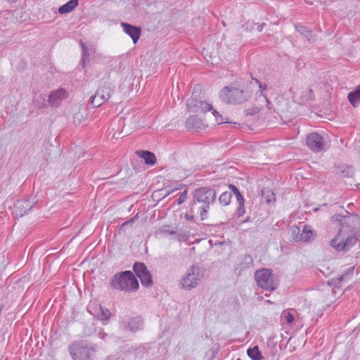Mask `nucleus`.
<instances>
[{
    "mask_svg": "<svg viewBox=\"0 0 360 360\" xmlns=\"http://www.w3.org/2000/svg\"><path fill=\"white\" fill-rule=\"evenodd\" d=\"M237 214L238 217H241L243 216L245 213V207H244V204H239V206L237 209Z\"/></svg>",
    "mask_w": 360,
    "mask_h": 360,
    "instance_id": "nucleus-38",
    "label": "nucleus"
},
{
    "mask_svg": "<svg viewBox=\"0 0 360 360\" xmlns=\"http://www.w3.org/2000/svg\"><path fill=\"white\" fill-rule=\"evenodd\" d=\"M130 331L136 332L143 327V319L141 317H134L131 319L127 324Z\"/></svg>",
    "mask_w": 360,
    "mask_h": 360,
    "instance_id": "nucleus-21",
    "label": "nucleus"
},
{
    "mask_svg": "<svg viewBox=\"0 0 360 360\" xmlns=\"http://www.w3.org/2000/svg\"><path fill=\"white\" fill-rule=\"evenodd\" d=\"M301 229L297 226H292L290 229L291 241L299 242L301 238Z\"/></svg>",
    "mask_w": 360,
    "mask_h": 360,
    "instance_id": "nucleus-25",
    "label": "nucleus"
},
{
    "mask_svg": "<svg viewBox=\"0 0 360 360\" xmlns=\"http://www.w3.org/2000/svg\"><path fill=\"white\" fill-rule=\"evenodd\" d=\"M333 222H336L340 226L337 234L345 236L346 234L355 233L360 236V216L356 214L347 215L334 214L331 217Z\"/></svg>",
    "mask_w": 360,
    "mask_h": 360,
    "instance_id": "nucleus-3",
    "label": "nucleus"
},
{
    "mask_svg": "<svg viewBox=\"0 0 360 360\" xmlns=\"http://www.w3.org/2000/svg\"><path fill=\"white\" fill-rule=\"evenodd\" d=\"M202 276L203 274L199 266L193 264L187 269L179 281V286L184 290H191L198 285Z\"/></svg>",
    "mask_w": 360,
    "mask_h": 360,
    "instance_id": "nucleus-7",
    "label": "nucleus"
},
{
    "mask_svg": "<svg viewBox=\"0 0 360 360\" xmlns=\"http://www.w3.org/2000/svg\"><path fill=\"white\" fill-rule=\"evenodd\" d=\"M98 347L86 340L72 342L68 347L72 360H94Z\"/></svg>",
    "mask_w": 360,
    "mask_h": 360,
    "instance_id": "nucleus-2",
    "label": "nucleus"
},
{
    "mask_svg": "<svg viewBox=\"0 0 360 360\" xmlns=\"http://www.w3.org/2000/svg\"><path fill=\"white\" fill-rule=\"evenodd\" d=\"M252 79L255 80V82L259 85L260 96H264V94H262V91L266 89V85L263 84L262 82H259V80H258L256 78L252 77Z\"/></svg>",
    "mask_w": 360,
    "mask_h": 360,
    "instance_id": "nucleus-36",
    "label": "nucleus"
},
{
    "mask_svg": "<svg viewBox=\"0 0 360 360\" xmlns=\"http://www.w3.org/2000/svg\"><path fill=\"white\" fill-rule=\"evenodd\" d=\"M170 192H167V194L165 195L166 196L167 195H169Z\"/></svg>",
    "mask_w": 360,
    "mask_h": 360,
    "instance_id": "nucleus-47",
    "label": "nucleus"
},
{
    "mask_svg": "<svg viewBox=\"0 0 360 360\" xmlns=\"http://www.w3.org/2000/svg\"><path fill=\"white\" fill-rule=\"evenodd\" d=\"M136 154L143 158L146 165H153L156 162V157L154 153L148 150H137Z\"/></svg>",
    "mask_w": 360,
    "mask_h": 360,
    "instance_id": "nucleus-19",
    "label": "nucleus"
},
{
    "mask_svg": "<svg viewBox=\"0 0 360 360\" xmlns=\"http://www.w3.org/2000/svg\"><path fill=\"white\" fill-rule=\"evenodd\" d=\"M237 360H240V359H238Z\"/></svg>",
    "mask_w": 360,
    "mask_h": 360,
    "instance_id": "nucleus-49",
    "label": "nucleus"
},
{
    "mask_svg": "<svg viewBox=\"0 0 360 360\" xmlns=\"http://www.w3.org/2000/svg\"><path fill=\"white\" fill-rule=\"evenodd\" d=\"M99 335L101 338H104V337L107 336V334L105 332H102L99 333Z\"/></svg>",
    "mask_w": 360,
    "mask_h": 360,
    "instance_id": "nucleus-44",
    "label": "nucleus"
},
{
    "mask_svg": "<svg viewBox=\"0 0 360 360\" xmlns=\"http://www.w3.org/2000/svg\"><path fill=\"white\" fill-rule=\"evenodd\" d=\"M7 1L10 2V3H15L18 0H6Z\"/></svg>",
    "mask_w": 360,
    "mask_h": 360,
    "instance_id": "nucleus-46",
    "label": "nucleus"
},
{
    "mask_svg": "<svg viewBox=\"0 0 360 360\" xmlns=\"http://www.w3.org/2000/svg\"><path fill=\"white\" fill-rule=\"evenodd\" d=\"M48 98L45 95H39L34 100V103L39 108H45L47 105Z\"/></svg>",
    "mask_w": 360,
    "mask_h": 360,
    "instance_id": "nucleus-31",
    "label": "nucleus"
},
{
    "mask_svg": "<svg viewBox=\"0 0 360 360\" xmlns=\"http://www.w3.org/2000/svg\"><path fill=\"white\" fill-rule=\"evenodd\" d=\"M80 44L82 49V63H84L86 60H89V53L85 44L81 41Z\"/></svg>",
    "mask_w": 360,
    "mask_h": 360,
    "instance_id": "nucleus-33",
    "label": "nucleus"
},
{
    "mask_svg": "<svg viewBox=\"0 0 360 360\" xmlns=\"http://www.w3.org/2000/svg\"><path fill=\"white\" fill-rule=\"evenodd\" d=\"M212 114L216 117V121L218 122V124L224 123V122H229L228 121H224V119L222 118V116L217 111L214 110L212 112Z\"/></svg>",
    "mask_w": 360,
    "mask_h": 360,
    "instance_id": "nucleus-34",
    "label": "nucleus"
},
{
    "mask_svg": "<svg viewBox=\"0 0 360 360\" xmlns=\"http://www.w3.org/2000/svg\"><path fill=\"white\" fill-rule=\"evenodd\" d=\"M216 199V191L210 187H200L195 189L193 199L191 204L190 211L193 214H198L200 220L207 219L210 205Z\"/></svg>",
    "mask_w": 360,
    "mask_h": 360,
    "instance_id": "nucleus-1",
    "label": "nucleus"
},
{
    "mask_svg": "<svg viewBox=\"0 0 360 360\" xmlns=\"http://www.w3.org/2000/svg\"><path fill=\"white\" fill-rule=\"evenodd\" d=\"M359 237V235L355 233L349 234L347 236L336 234L330 241V245L337 251H347L356 244Z\"/></svg>",
    "mask_w": 360,
    "mask_h": 360,
    "instance_id": "nucleus-8",
    "label": "nucleus"
},
{
    "mask_svg": "<svg viewBox=\"0 0 360 360\" xmlns=\"http://www.w3.org/2000/svg\"><path fill=\"white\" fill-rule=\"evenodd\" d=\"M34 199L30 200H18L13 207V214L15 217H22L34 207L35 204Z\"/></svg>",
    "mask_w": 360,
    "mask_h": 360,
    "instance_id": "nucleus-11",
    "label": "nucleus"
},
{
    "mask_svg": "<svg viewBox=\"0 0 360 360\" xmlns=\"http://www.w3.org/2000/svg\"><path fill=\"white\" fill-rule=\"evenodd\" d=\"M307 147L314 153H319L323 150L326 145L324 138L317 132H311L306 137Z\"/></svg>",
    "mask_w": 360,
    "mask_h": 360,
    "instance_id": "nucleus-10",
    "label": "nucleus"
},
{
    "mask_svg": "<svg viewBox=\"0 0 360 360\" xmlns=\"http://www.w3.org/2000/svg\"><path fill=\"white\" fill-rule=\"evenodd\" d=\"M262 96L264 98V99L267 103V105H270L271 103H270L269 100L264 95Z\"/></svg>",
    "mask_w": 360,
    "mask_h": 360,
    "instance_id": "nucleus-45",
    "label": "nucleus"
},
{
    "mask_svg": "<svg viewBox=\"0 0 360 360\" xmlns=\"http://www.w3.org/2000/svg\"><path fill=\"white\" fill-rule=\"evenodd\" d=\"M338 174L342 175V177H352L354 174V169L347 165H340L336 167Z\"/></svg>",
    "mask_w": 360,
    "mask_h": 360,
    "instance_id": "nucleus-24",
    "label": "nucleus"
},
{
    "mask_svg": "<svg viewBox=\"0 0 360 360\" xmlns=\"http://www.w3.org/2000/svg\"><path fill=\"white\" fill-rule=\"evenodd\" d=\"M348 100L353 107H356L360 103V86L355 90L348 94Z\"/></svg>",
    "mask_w": 360,
    "mask_h": 360,
    "instance_id": "nucleus-20",
    "label": "nucleus"
},
{
    "mask_svg": "<svg viewBox=\"0 0 360 360\" xmlns=\"http://www.w3.org/2000/svg\"><path fill=\"white\" fill-rule=\"evenodd\" d=\"M229 188H230V190L234 193L236 194V193L239 192L238 189L237 188V187L233 184H229Z\"/></svg>",
    "mask_w": 360,
    "mask_h": 360,
    "instance_id": "nucleus-42",
    "label": "nucleus"
},
{
    "mask_svg": "<svg viewBox=\"0 0 360 360\" xmlns=\"http://www.w3.org/2000/svg\"><path fill=\"white\" fill-rule=\"evenodd\" d=\"M235 195L238 204H244L245 200L240 191L236 193Z\"/></svg>",
    "mask_w": 360,
    "mask_h": 360,
    "instance_id": "nucleus-39",
    "label": "nucleus"
},
{
    "mask_svg": "<svg viewBox=\"0 0 360 360\" xmlns=\"http://www.w3.org/2000/svg\"><path fill=\"white\" fill-rule=\"evenodd\" d=\"M231 198L232 193L229 191H224L220 195L219 202L222 206H226L231 202Z\"/></svg>",
    "mask_w": 360,
    "mask_h": 360,
    "instance_id": "nucleus-28",
    "label": "nucleus"
},
{
    "mask_svg": "<svg viewBox=\"0 0 360 360\" xmlns=\"http://www.w3.org/2000/svg\"><path fill=\"white\" fill-rule=\"evenodd\" d=\"M121 26L124 32L131 38L134 44H136L140 38L141 28L124 22H121Z\"/></svg>",
    "mask_w": 360,
    "mask_h": 360,
    "instance_id": "nucleus-14",
    "label": "nucleus"
},
{
    "mask_svg": "<svg viewBox=\"0 0 360 360\" xmlns=\"http://www.w3.org/2000/svg\"><path fill=\"white\" fill-rule=\"evenodd\" d=\"M67 97V91L64 89H59L52 91L48 97V103L51 106H56Z\"/></svg>",
    "mask_w": 360,
    "mask_h": 360,
    "instance_id": "nucleus-16",
    "label": "nucleus"
},
{
    "mask_svg": "<svg viewBox=\"0 0 360 360\" xmlns=\"http://www.w3.org/2000/svg\"><path fill=\"white\" fill-rule=\"evenodd\" d=\"M186 107L189 111L194 112H205L212 110V106L210 104L194 98L193 94L187 101Z\"/></svg>",
    "mask_w": 360,
    "mask_h": 360,
    "instance_id": "nucleus-12",
    "label": "nucleus"
},
{
    "mask_svg": "<svg viewBox=\"0 0 360 360\" xmlns=\"http://www.w3.org/2000/svg\"><path fill=\"white\" fill-rule=\"evenodd\" d=\"M262 198L264 199L267 203L275 201V195L269 188H264L262 190Z\"/></svg>",
    "mask_w": 360,
    "mask_h": 360,
    "instance_id": "nucleus-30",
    "label": "nucleus"
},
{
    "mask_svg": "<svg viewBox=\"0 0 360 360\" xmlns=\"http://www.w3.org/2000/svg\"><path fill=\"white\" fill-rule=\"evenodd\" d=\"M110 285L113 289L124 292L136 291L139 287L137 278L131 271L115 274L110 280Z\"/></svg>",
    "mask_w": 360,
    "mask_h": 360,
    "instance_id": "nucleus-4",
    "label": "nucleus"
},
{
    "mask_svg": "<svg viewBox=\"0 0 360 360\" xmlns=\"http://www.w3.org/2000/svg\"><path fill=\"white\" fill-rule=\"evenodd\" d=\"M314 233L309 225H304L301 230L300 241L307 242L309 241L314 236Z\"/></svg>",
    "mask_w": 360,
    "mask_h": 360,
    "instance_id": "nucleus-22",
    "label": "nucleus"
},
{
    "mask_svg": "<svg viewBox=\"0 0 360 360\" xmlns=\"http://www.w3.org/2000/svg\"><path fill=\"white\" fill-rule=\"evenodd\" d=\"M254 277L257 286L264 290L274 291L278 286V281L270 269L263 268L257 270Z\"/></svg>",
    "mask_w": 360,
    "mask_h": 360,
    "instance_id": "nucleus-5",
    "label": "nucleus"
},
{
    "mask_svg": "<svg viewBox=\"0 0 360 360\" xmlns=\"http://www.w3.org/2000/svg\"><path fill=\"white\" fill-rule=\"evenodd\" d=\"M351 274H349V273H347V274H345L342 276H340V277H338L337 278V280H338V283H340L342 281H344L347 279H348L349 276H350Z\"/></svg>",
    "mask_w": 360,
    "mask_h": 360,
    "instance_id": "nucleus-40",
    "label": "nucleus"
},
{
    "mask_svg": "<svg viewBox=\"0 0 360 360\" xmlns=\"http://www.w3.org/2000/svg\"><path fill=\"white\" fill-rule=\"evenodd\" d=\"M78 5V0H70L68 2L60 6L58 13L60 14L68 13L72 11Z\"/></svg>",
    "mask_w": 360,
    "mask_h": 360,
    "instance_id": "nucleus-23",
    "label": "nucleus"
},
{
    "mask_svg": "<svg viewBox=\"0 0 360 360\" xmlns=\"http://www.w3.org/2000/svg\"><path fill=\"white\" fill-rule=\"evenodd\" d=\"M186 198H187V191L185 190L184 191H183L181 193V195L177 200V204L178 205L182 204L186 200Z\"/></svg>",
    "mask_w": 360,
    "mask_h": 360,
    "instance_id": "nucleus-35",
    "label": "nucleus"
},
{
    "mask_svg": "<svg viewBox=\"0 0 360 360\" xmlns=\"http://www.w3.org/2000/svg\"><path fill=\"white\" fill-rule=\"evenodd\" d=\"M295 30L301 34L304 35L309 43H314L316 40V35L313 33L312 30L304 25H296Z\"/></svg>",
    "mask_w": 360,
    "mask_h": 360,
    "instance_id": "nucleus-18",
    "label": "nucleus"
},
{
    "mask_svg": "<svg viewBox=\"0 0 360 360\" xmlns=\"http://www.w3.org/2000/svg\"><path fill=\"white\" fill-rule=\"evenodd\" d=\"M285 319H286V321L288 323H292L293 321H294V316L292 314H291L290 313H287L285 315Z\"/></svg>",
    "mask_w": 360,
    "mask_h": 360,
    "instance_id": "nucleus-41",
    "label": "nucleus"
},
{
    "mask_svg": "<svg viewBox=\"0 0 360 360\" xmlns=\"http://www.w3.org/2000/svg\"><path fill=\"white\" fill-rule=\"evenodd\" d=\"M157 233H159L163 236H176V231L170 229L169 226H162L158 229Z\"/></svg>",
    "mask_w": 360,
    "mask_h": 360,
    "instance_id": "nucleus-29",
    "label": "nucleus"
},
{
    "mask_svg": "<svg viewBox=\"0 0 360 360\" xmlns=\"http://www.w3.org/2000/svg\"><path fill=\"white\" fill-rule=\"evenodd\" d=\"M135 218H136L135 217H132V218H131V219H130L129 220H127V221L124 222V223L120 226L119 231H124V229H125V227H126L127 226L130 225V224H131L134 222V221Z\"/></svg>",
    "mask_w": 360,
    "mask_h": 360,
    "instance_id": "nucleus-37",
    "label": "nucleus"
},
{
    "mask_svg": "<svg viewBox=\"0 0 360 360\" xmlns=\"http://www.w3.org/2000/svg\"><path fill=\"white\" fill-rule=\"evenodd\" d=\"M114 89L115 86L112 84L105 82L97 89L96 93L97 96H100L102 101H107L111 97Z\"/></svg>",
    "mask_w": 360,
    "mask_h": 360,
    "instance_id": "nucleus-17",
    "label": "nucleus"
},
{
    "mask_svg": "<svg viewBox=\"0 0 360 360\" xmlns=\"http://www.w3.org/2000/svg\"><path fill=\"white\" fill-rule=\"evenodd\" d=\"M192 214H186L185 215V217L186 219L189 220V221H191L195 216H199L198 214H193V213H191Z\"/></svg>",
    "mask_w": 360,
    "mask_h": 360,
    "instance_id": "nucleus-43",
    "label": "nucleus"
},
{
    "mask_svg": "<svg viewBox=\"0 0 360 360\" xmlns=\"http://www.w3.org/2000/svg\"><path fill=\"white\" fill-rule=\"evenodd\" d=\"M133 270L137 277L140 278L143 285L150 287L153 285L152 276L144 263L135 262L133 266Z\"/></svg>",
    "mask_w": 360,
    "mask_h": 360,
    "instance_id": "nucleus-9",
    "label": "nucleus"
},
{
    "mask_svg": "<svg viewBox=\"0 0 360 360\" xmlns=\"http://www.w3.org/2000/svg\"><path fill=\"white\" fill-rule=\"evenodd\" d=\"M105 102V101H102L100 96H97L96 93H95V94L91 96V103L94 106V108H98Z\"/></svg>",
    "mask_w": 360,
    "mask_h": 360,
    "instance_id": "nucleus-32",
    "label": "nucleus"
},
{
    "mask_svg": "<svg viewBox=\"0 0 360 360\" xmlns=\"http://www.w3.org/2000/svg\"><path fill=\"white\" fill-rule=\"evenodd\" d=\"M111 316V313L107 308L99 306V312L97 314V318L102 321H108Z\"/></svg>",
    "mask_w": 360,
    "mask_h": 360,
    "instance_id": "nucleus-27",
    "label": "nucleus"
},
{
    "mask_svg": "<svg viewBox=\"0 0 360 360\" xmlns=\"http://www.w3.org/2000/svg\"><path fill=\"white\" fill-rule=\"evenodd\" d=\"M254 261L250 255H240L234 266V271L238 275H240L243 271L252 267Z\"/></svg>",
    "mask_w": 360,
    "mask_h": 360,
    "instance_id": "nucleus-13",
    "label": "nucleus"
},
{
    "mask_svg": "<svg viewBox=\"0 0 360 360\" xmlns=\"http://www.w3.org/2000/svg\"><path fill=\"white\" fill-rule=\"evenodd\" d=\"M353 270H354V268H352V269H351V270H350V271H351V272H352V271H353Z\"/></svg>",
    "mask_w": 360,
    "mask_h": 360,
    "instance_id": "nucleus-48",
    "label": "nucleus"
},
{
    "mask_svg": "<svg viewBox=\"0 0 360 360\" xmlns=\"http://www.w3.org/2000/svg\"><path fill=\"white\" fill-rule=\"evenodd\" d=\"M248 91L238 88L224 87L219 93L221 100L229 104L236 105L245 103L250 98Z\"/></svg>",
    "mask_w": 360,
    "mask_h": 360,
    "instance_id": "nucleus-6",
    "label": "nucleus"
},
{
    "mask_svg": "<svg viewBox=\"0 0 360 360\" xmlns=\"http://www.w3.org/2000/svg\"><path fill=\"white\" fill-rule=\"evenodd\" d=\"M247 354L252 360H262V359L264 358L257 346L249 348L247 351Z\"/></svg>",
    "mask_w": 360,
    "mask_h": 360,
    "instance_id": "nucleus-26",
    "label": "nucleus"
},
{
    "mask_svg": "<svg viewBox=\"0 0 360 360\" xmlns=\"http://www.w3.org/2000/svg\"><path fill=\"white\" fill-rule=\"evenodd\" d=\"M185 126L188 129H193L195 131L203 129L207 127L202 120L197 115L189 116L185 122Z\"/></svg>",
    "mask_w": 360,
    "mask_h": 360,
    "instance_id": "nucleus-15",
    "label": "nucleus"
}]
</instances>
